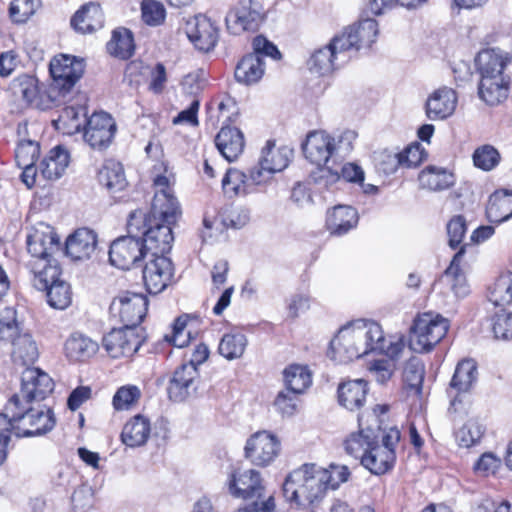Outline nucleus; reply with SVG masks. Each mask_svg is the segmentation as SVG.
<instances>
[{
  "label": "nucleus",
  "instance_id": "obj_64",
  "mask_svg": "<svg viewBox=\"0 0 512 512\" xmlns=\"http://www.w3.org/2000/svg\"><path fill=\"white\" fill-rule=\"evenodd\" d=\"M492 330L495 338L500 340L512 339V313L502 310L492 319Z\"/></svg>",
  "mask_w": 512,
  "mask_h": 512
},
{
  "label": "nucleus",
  "instance_id": "obj_54",
  "mask_svg": "<svg viewBox=\"0 0 512 512\" xmlns=\"http://www.w3.org/2000/svg\"><path fill=\"white\" fill-rule=\"evenodd\" d=\"M323 484L326 486V492L336 490L341 484L346 483L350 476L351 471L348 466L342 464L331 463L327 468L320 466V472Z\"/></svg>",
  "mask_w": 512,
  "mask_h": 512
},
{
  "label": "nucleus",
  "instance_id": "obj_53",
  "mask_svg": "<svg viewBox=\"0 0 512 512\" xmlns=\"http://www.w3.org/2000/svg\"><path fill=\"white\" fill-rule=\"evenodd\" d=\"M488 299L495 306H504L512 302V273L496 279L489 288Z\"/></svg>",
  "mask_w": 512,
  "mask_h": 512
},
{
  "label": "nucleus",
  "instance_id": "obj_45",
  "mask_svg": "<svg viewBox=\"0 0 512 512\" xmlns=\"http://www.w3.org/2000/svg\"><path fill=\"white\" fill-rule=\"evenodd\" d=\"M287 389L293 394L303 393L312 383V375L307 366L292 364L283 371Z\"/></svg>",
  "mask_w": 512,
  "mask_h": 512
},
{
  "label": "nucleus",
  "instance_id": "obj_15",
  "mask_svg": "<svg viewBox=\"0 0 512 512\" xmlns=\"http://www.w3.org/2000/svg\"><path fill=\"white\" fill-rule=\"evenodd\" d=\"M146 253L141 238L122 236L114 240L109 250L111 264L119 269L128 270L142 260Z\"/></svg>",
  "mask_w": 512,
  "mask_h": 512
},
{
  "label": "nucleus",
  "instance_id": "obj_18",
  "mask_svg": "<svg viewBox=\"0 0 512 512\" xmlns=\"http://www.w3.org/2000/svg\"><path fill=\"white\" fill-rule=\"evenodd\" d=\"M84 140L94 149L107 148L115 135L116 123L105 112L92 114L86 121Z\"/></svg>",
  "mask_w": 512,
  "mask_h": 512
},
{
  "label": "nucleus",
  "instance_id": "obj_9",
  "mask_svg": "<svg viewBox=\"0 0 512 512\" xmlns=\"http://www.w3.org/2000/svg\"><path fill=\"white\" fill-rule=\"evenodd\" d=\"M84 62L75 56L61 54L55 56L49 64L52 77V91L65 97L81 79L84 73Z\"/></svg>",
  "mask_w": 512,
  "mask_h": 512
},
{
  "label": "nucleus",
  "instance_id": "obj_30",
  "mask_svg": "<svg viewBox=\"0 0 512 512\" xmlns=\"http://www.w3.org/2000/svg\"><path fill=\"white\" fill-rule=\"evenodd\" d=\"M97 245L96 233L88 228H80L66 240V253L74 260L89 258Z\"/></svg>",
  "mask_w": 512,
  "mask_h": 512
},
{
  "label": "nucleus",
  "instance_id": "obj_10",
  "mask_svg": "<svg viewBox=\"0 0 512 512\" xmlns=\"http://www.w3.org/2000/svg\"><path fill=\"white\" fill-rule=\"evenodd\" d=\"M154 185L156 190L149 221L176 224L181 215V209L174 196L170 179L167 176H157Z\"/></svg>",
  "mask_w": 512,
  "mask_h": 512
},
{
  "label": "nucleus",
  "instance_id": "obj_57",
  "mask_svg": "<svg viewBox=\"0 0 512 512\" xmlns=\"http://www.w3.org/2000/svg\"><path fill=\"white\" fill-rule=\"evenodd\" d=\"M500 161V154L496 148L491 145H483L477 148L473 153L474 165L483 170L490 171L494 169Z\"/></svg>",
  "mask_w": 512,
  "mask_h": 512
},
{
  "label": "nucleus",
  "instance_id": "obj_6",
  "mask_svg": "<svg viewBox=\"0 0 512 512\" xmlns=\"http://www.w3.org/2000/svg\"><path fill=\"white\" fill-rule=\"evenodd\" d=\"M54 389L52 378L39 368H26L21 377V389L6 404L7 411H17L19 405L43 400Z\"/></svg>",
  "mask_w": 512,
  "mask_h": 512
},
{
  "label": "nucleus",
  "instance_id": "obj_33",
  "mask_svg": "<svg viewBox=\"0 0 512 512\" xmlns=\"http://www.w3.org/2000/svg\"><path fill=\"white\" fill-rule=\"evenodd\" d=\"M221 155L229 162L236 160L244 150L243 133L235 127H222L215 138Z\"/></svg>",
  "mask_w": 512,
  "mask_h": 512
},
{
  "label": "nucleus",
  "instance_id": "obj_62",
  "mask_svg": "<svg viewBox=\"0 0 512 512\" xmlns=\"http://www.w3.org/2000/svg\"><path fill=\"white\" fill-rule=\"evenodd\" d=\"M140 396L141 392L137 386H122L116 391L113 397V406L116 410H127L137 403Z\"/></svg>",
  "mask_w": 512,
  "mask_h": 512
},
{
  "label": "nucleus",
  "instance_id": "obj_44",
  "mask_svg": "<svg viewBox=\"0 0 512 512\" xmlns=\"http://www.w3.org/2000/svg\"><path fill=\"white\" fill-rule=\"evenodd\" d=\"M477 365L472 359H465L456 366L454 375L450 382V389L457 393H466L477 380Z\"/></svg>",
  "mask_w": 512,
  "mask_h": 512
},
{
  "label": "nucleus",
  "instance_id": "obj_14",
  "mask_svg": "<svg viewBox=\"0 0 512 512\" xmlns=\"http://www.w3.org/2000/svg\"><path fill=\"white\" fill-rule=\"evenodd\" d=\"M143 337L133 327L112 329L103 337L102 343L111 358L132 357L140 348Z\"/></svg>",
  "mask_w": 512,
  "mask_h": 512
},
{
  "label": "nucleus",
  "instance_id": "obj_52",
  "mask_svg": "<svg viewBox=\"0 0 512 512\" xmlns=\"http://www.w3.org/2000/svg\"><path fill=\"white\" fill-rule=\"evenodd\" d=\"M425 154L419 144L410 145L402 152L396 153V156L390 157L389 171H396L399 167L414 168L417 167L423 160Z\"/></svg>",
  "mask_w": 512,
  "mask_h": 512
},
{
  "label": "nucleus",
  "instance_id": "obj_20",
  "mask_svg": "<svg viewBox=\"0 0 512 512\" xmlns=\"http://www.w3.org/2000/svg\"><path fill=\"white\" fill-rule=\"evenodd\" d=\"M199 371L193 364H182L175 369L168 383V395L174 402H183L197 390Z\"/></svg>",
  "mask_w": 512,
  "mask_h": 512
},
{
  "label": "nucleus",
  "instance_id": "obj_21",
  "mask_svg": "<svg viewBox=\"0 0 512 512\" xmlns=\"http://www.w3.org/2000/svg\"><path fill=\"white\" fill-rule=\"evenodd\" d=\"M228 489L231 495L244 500L256 498V501H262L267 498L263 495L261 475L254 469L233 473L228 481Z\"/></svg>",
  "mask_w": 512,
  "mask_h": 512
},
{
  "label": "nucleus",
  "instance_id": "obj_61",
  "mask_svg": "<svg viewBox=\"0 0 512 512\" xmlns=\"http://www.w3.org/2000/svg\"><path fill=\"white\" fill-rule=\"evenodd\" d=\"M39 150V144L35 141H20L15 150V160L18 167H27L35 164Z\"/></svg>",
  "mask_w": 512,
  "mask_h": 512
},
{
  "label": "nucleus",
  "instance_id": "obj_55",
  "mask_svg": "<svg viewBox=\"0 0 512 512\" xmlns=\"http://www.w3.org/2000/svg\"><path fill=\"white\" fill-rule=\"evenodd\" d=\"M45 291H47V300L51 307L63 310L71 304V289L65 281L60 279Z\"/></svg>",
  "mask_w": 512,
  "mask_h": 512
},
{
  "label": "nucleus",
  "instance_id": "obj_22",
  "mask_svg": "<svg viewBox=\"0 0 512 512\" xmlns=\"http://www.w3.org/2000/svg\"><path fill=\"white\" fill-rule=\"evenodd\" d=\"M358 423L359 429L346 436L343 448L346 454L361 461L381 434L365 422L364 415L358 416Z\"/></svg>",
  "mask_w": 512,
  "mask_h": 512
},
{
  "label": "nucleus",
  "instance_id": "obj_43",
  "mask_svg": "<svg viewBox=\"0 0 512 512\" xmlns=\"http://www.w3.org/2000/svg\"><path fill=\"white\" fill-rule=\"evenodd\" d=\"M98 181L108 191L115 193L126 187V177L120 162L109 159L98 172Z\"/></svg>",
  "mask_w": 512,
  "mask_h": 512
},
{
  "label": "nucleus",
  "instance_id": "obj_46",
  "mask_svg": "<svg viewBox=\"0 0 512 512\" xmlns=\"http://www.w3.org/2000/svg\"><path fill=\"white\" fill-rule=\"evenodd\" d=\"M341 63L329 44L316 50L308 62L309 69L322 76L332 73Z\"/></svg>",
  "mask_w": 512,
  "mask_h": 512
},
{
  "label": "nucleus",
  "instance_id": "obj_47",
  "mask_svg": "<svg viewBox=\"0 0 512 512\" xmlns=\"http://www.w3.org/2000/svg\"><path fill=\"white\" fill-rule=\"evenodd\" d=\"M348 30L355 44H357L356 50H360L362 48H369L376 41L378 24L374 19L368 18L349 26Z\"/></svg>",
  "mask_w": 512,
  "mask_h": 512
},
{
  "label": "nucleus",
  "instance_id": "obj_3",
  "mask_svg": "<svg viewBox=\"0 0 512 512\" xmlns=\"http://www.w3.org/2000/svg\"><path fill=\"white\" fill-rule=\"evenodd\" d=\"M320 466L305 463L291 471L283 483V493L287 501L298 507H306L320 502L326 495Z\"/></svg>",
  "mask_w": 512,
  "mask_h": 512
},
{
  "label": "nucleus",
  "instance_id": "obj_25",
  "mask_svg": "<svg viewBox=\"0 0 512 512\" xmlns=\"http://www.w3.org/2000/svg\"><path fill=\"white\" fill-rule=\"evenodd\" d=\"M33 275V286L40 291L48 289L60 280L61 268L54 258H35L28 264Z\"/></svg>",
  "mask_w": 512,
  "mask_h": 512
},
{
  "label": "nucleus",
  "instance_id": "obj_36",
  "mask_svg": "<svg viewBox=\"0 0 512 512\" xmlns=\"http://www.w3.org/2000/svg\"><path fill=\"white\" fill-rule=\"evenodd\" d=\"M486 216L491 223H503L512 218V191L498 190L488 200Z\"/></svg>",
  "mask_w": 512,
  "mask_h": 512
},
{
  "label": "nucleus",
  "instance_id": "obj_59",
  "mask_svg": "<svg viewBox=\"0 0 512 512\" xmlns=\"http://www.w3.org/2000/svg\"><path fill=\"white\" fill-rule=\"evenodd\" d=\"M14 94L27 103L34 101L38 95V85L35 77L24 74L17 77L13 83Z\"/></svg>",
  "mask_w": 512,
  "mask_h": 512
},
{
  "label": "nucleus",
  "instance_id": "obj_51",
  "mask_svg": "<svg viewBox=\"0 0 512 512\" xmlns=\"http://www.w3.org/2000/svg\"><path fill=\"white\" fill-rule=\"evenodd\" d=\"M247 338L242 333H227L220 340L218 351L227 360L240 358L246 349Z\"/></svg>",
  "mask_w": 512,
  "mask_h": 512
},
{
  "label": "nucleus",
  "instance_id": "obj_19",
  "mask_svg": "<svg viewBox=\"0 0 512 512\" xmlns=\"http://www.w3.org/2000/svg\"><path fill=\"white\" fill-rule=\"evenodd\" d=\"M174 275L172 261L164 256H153L143 269V281L150 294L162 292L171 282Z\"/></svg>",
  "mask_w": 512,
  "mask_h": 512
},
{
  "label": "nucleus",
  "instance_id": "obj_8",
  "mask_svg": "<svg viewBox=\"0 0 512 512\" xmlns=\"http://www.w3.org/2000/svg\"><path fill=\"white\" fill-rule=\"evenodd\" d=\"M12 417L18 419L15 426V435L18 437L40 436L51 431L55 426V417L50 408L45 406L38 409L30 404L19 405L17 411H7Z\"/></svg>",
  "mask_w": 512,
  "mask_h": 512
},
{
  "label": "nucleus",
  "instance_id": "obj_38",
  "mask_svg": "<svg viewBox=\"0 0 512 512\" xmlns=\"http://www.w3.org/2000/svg\"><path fill=\"white\" fill-rule=\"evenodd\" d=\"M265 72V63L257 54L244 56L235 69V79L242 84L252 85L259 82Z\"/></svg>",
  "mask_w": 512,
  "mask_h": 512
},
{
  "label": "nucleus",
  "instance_id": "obj_24",
  "mask_svg": "<svg viewBox=\"0 0 512 512\" xmlns=\"http://www.w3.org/2000/svg\"><path fill=\"white\" fill-rule=\"evenodd\" d=\"M457 106V94L449 87L435 90L426 101V115L430 120H444L450 117Z\"/></svg>",
  "mask_w": 512,
  "mask_h": 512
},
{
  "label": "nucleus",
  "instance_id": "obj_42",
  "mask_svg": "<svg viewBox=\"0 0 512 512\" xmlns=\"http://www.w3.org/2000/svg\"><path fill=\"white\" fill-rule=\"evenodd\" d=\"M466 246L467 245H463L460 247L443 275V279L450 285L457 297H464L469 293L466 278L461 270V263Z\"/></svg>",
  "mask_w": 512,
  "mask_h": 512
},
{
  "label": "nucleus",
  "instance_id": "obj_49",
  "mask_svg": "<svg viewBox=\"0 0 512 512\" xmlns=\"http://www.w3.org/2000/svg\"><path fill=\"white\" fill-rule=\"evenodd\" d=\"M110 55L120 59H128L134 52L132 33L125 28L114 30L111 40L107 43Z\"/></svg>",
  "mask_w": 512,
  "mask_h": 512
},
{
  "label": "nucleus",
  "instance_id": "obj_63",
  "mask_svg": "<svg viewBox=\"0 0 512 512\" xmlns=\"http://www.w3.org/2000/svg\"><path fill=\"white\" fill-rule=\"evenodd\" d=\"M352 38L353 37L347 28L340 35L335 36L329 43V46L342 63L347 60L348 52L357 51V44H355L354 39Z\"/></svg>",
  "mask_w": 512,
  "mask_h": 512
},
{
  "label": "nucleus",
  "instance_id": "obj_26",
  "mask_svg": "<svg viewBox=\"0 0 512 512\" xmlns=\"http://www.w3.org/2000/svg\"><path fill=\"white\" fill-rule=\"evenodd\" d=\"M510 76L481 75L478 94L488 105H498L508 98Z\"/></svg>",
  "mask_w": 512,
  "mask_h": 512
},
{
  "label": "nucleus",
  "instance_id": "obj_40",
  "mask_svg": "<svg viewBox=\"0 0 512 512\" xmlns=\"http://www.w3.org/2000/svg\"><path fill=\"white\" fill-rule=\"evenodd\" d=\"M64 349L70 360L84 361L98 352L99 345L83 334L74 333L66 340Z\"/></svg>",
  "mask_w": 512,
  "mask_h": 512
},
{
  "label": "nucleus",
  "instance_id": "obj_4",
  "mask_svg": "<svg viewBox=\"0 0 512 512\" xmlns=\"http://www.w3.org/2000/svg\"><path fill=\"white\" fill-rule=\"evenodd\" d=\"M449 321L439 314L422 313L415 317L409 329V347L417 353H427L445 337Z\"/></svg>",
  "mask_w": 512,
  "mask_h": 512
},
{
  "label": "nucleus",
  "instance_id": "obj_23",
  "mask_svg": "<svg viewBox=\"0 0 512 512\" xmlns=\"http://www.w3.org/2000/svg\"><path fill=\"white\" fill-rule=\"evenodd\" d=\"M174 224L149 221V227L143 232L141 238L146 251L152 256H160L169 252L174 241L172 226Z\"/></svg>",
  "mask_w": 512,
  "mask_h": 512
},
{
  "label": "nucleus",
  "instance_id": "obj_48",
  "mask_svg": "<svg viewBox=\"0 0 512 512\" xmlns=\"http://www.w3.org/2000/svg\"><path fill=\"white\" fill-rule=\"evenodd\" d=\"M86 121V111L84 107L67 106L61 111L55 124L58 129H62L65 133L73 134L79 132Z\"/></svg>",
  "mask_w": 512,
  "mask_h": 512
},
{
  "label": "nucleus",
  "instance_id": "obj_1",
  "mask_svg": "<svg viewBox=\"0 0 512 512\" xmlns=\"http://www.w3.org/2000/svg\"><path fill=\"white\" fill-rule=\"evenodd\" d=\"M382 327L367 320H357L342 327L330 342V356L339 363H346L383 347Z\"/></svg>",
  "mask_w": 512,
  "mask_h": 512
},
{
  "label": "nucleus",
  "instance_id": "obj_28",
  "mask_svg": "<svg viewBox=\"0 0 512 512\" xmlns=\"http://www.w3.org/2000/svg\"><path fill=\"white\" fill-rule=\"evenodd\" d=\"M511 59L510 53L500 48H491L481 51L476 61L480 75L509 76L505 69Z\"/></svg>",
  "mask_w": 512,
  "mask_h": 512
},
{
  "label": "nucleus",
  "instance_id": "obj_58",
  "mask_svg": "<svg viewBox=\"0 0 512 512\" xmlns=\"http://www.w3.org/2000/svg\"><path fill=\"white\" fill-rule=\"evenodd\" d=\"M39 0H13L9 7V15L15 23H25L39 7Z\"/></svg>",
  "mask_w": 512,
  "mask_h": 512
},
{
  "label": "nucleus",
  "instance_id": "obj_32",
  "mask_svg": "<svg viewBox=\"0 0 512 512\" xmlns=\"http://www.w3.org/2000/svg\"><path fill=\"white\" fill-rule=\"evenodd\" d=\"M72 27L80 33H92L104 25V14L98 3L89 2L81 6L71 19Z\"/></svg>",
  "mask_w": 512,
  "mask_h": 512
},
{
  "label": "nucleus",
  "instance_id": "obj_27",
  "mask_svg": "<svg viewBox=\"0 0 512 512\" xmlns=\"http://www.w3.org/2000/svg\"><path fill=\"white\" fill-rule=\"evenodd\" d=\"M368 392V383L364 379L343 381L337 389L339 404L349 411L360 409Z\"/></svg>",
  "mask_w": 512,
  "mask_h": 512
},
{
  "label": "nucleus",
  "instance_id": "obj_37",
  "mask_svg": "<svg viewBox=\"0 0 512 512\" xmlns=\"http://www.w3.org/2000/svg\"><path fill=\"white\" fill-rule=\"evenodd\" d=\"M70 163V155L61 146L54 147L41 161L39 170L41 175L48 180L59 179Z\"/></svg>",
  "mask_w": 512,
  "mask_h": 512
},
{
  "label": "nucleus",
  "instance_id": "obj_7",
  "mask_svg": "<svg viewBox=\"0 0 512 512\" xmlns=\"http://www.w3.org/2000/svg\"><path fill=\"white\" fill-rule=\"evenodd\" d=\"M273 173L260 161L248 169L247 173L237 169H229L222 179V188L228 196H246L257 191L258 186L268 184Z\"/></svg>",
  "mask_w": 512,
  "mask_h": 512
},
{
  "label": "nucleus",
  "instance_id": "obj_31",
  "mask_svg": "<svg viewBox=\"0 0 512 512\" xmlns=\"http://www.w3.org/2000/svg\"><path fill=\"white\" fill-rule=\"evenodd\" d=\"M358 223L357 211L347 205H337L327 212L326 227L330 234L342 236Z\"/></svg>",
  "mask_w": 512,
  "mask_h": 512
},
{
  "label": "nucleus",
  "instance_id": "obj_39",
  "mask_svg": "<svg viewBox=\"0 0 512 512\" xmlns=\"http://www.w3.org/2000/svg\"><path fill=\"white\" fill-rule=\"evenodd\" d=\"M291 150L287 147H277L275 142L268 140L261 149L258 161L275 174L283 171L289 164Z\"/></svg>",
  "mask_w": 512,
  "mask_h": 512
},
{
  "label": "nucleus",
  "instance_id": "obj_41",
  "mask_svg": "<svg viewBox=\"0 0 512 512\" xmlns=\"http://www.w3.org/2000/svg\"><path fill=\"white\" fill-rule=\"evenodd\" d=\"M420 188L429 191H441L454 184L453 174L443 167L427 166L419 176Z\"/></svg>",
  "mask_w": 512,
  "mask_h": 512
},
{
  "label": "nucleus",
  "instance_id": "obj_29",
  "mask_svg": "<svg viewBox=\"0 0 512 512\" xmlns=\"http://www.w3.org/2000/svg\"><path fill=\"white\" fill-rule=\"evenodd\" d=\"M151 434L150 420L141 415H135L130 418L123 426L121 431V441L130 448L144 446Z\"/></svg>",
  "mask_w": 512,
  "mask_h": 512
},
{
  "label": "nucleus",
  "instance_id": "obj_12",
  "mask_svg": "<svg viewBox=\"0 0 512 512\" xmlns=\"http://www.w3.org/2000/svg\"><path fill=\"white\" fill-rule=\"evenodd\" d=\"M148 307L147 298L139 293L122 292L116 296L111 305L110 311L118 315L124 327H136L142 322Z\"/></svg>",
  "mask_w": 512,
  "mask_h": 512
},
{
  "label": "nucleus",
  "instance_id": "obj_2",
  "mask_svg": "<svg viewBox=\"0 0 512 512\" xmlns=\"http://www.w3.org/2000/svg\"><path fill=\"white\" fill-rule=\"evenodd\" d=\"M355 139L356 133L351 130H346L338 136H333L324 130L311 131L302 144L303 155L317 167L341 164L353 149Z\"/></svg>",
  "mask_w": 512,
  "mask_h": 512
},
{
  "label": "nucleus",
  "instance_id": "obj_13",
  "mask_svg": "<svg viewBox=\"0 0 512 512\" xmlns=\"http://www.w3.org/2000/svg\"><path fill=\"white\" fill-rule=\"evenodd\" d=\"M260 5L253 0H239L226 15V27L234 35L245 31H256L263 22Z\"/></svg>",
  "mask_w": 512,
  "mask_h": 512
},
{
  "label": "nucleus",
  "instance_id": "obj_56",
  "mask_svg": "<svg viewBox=\"0 0 512 512\" xmlns=\"http://www.w3.org/2000/svg\"><path fill=\"white\" fill-rule=\"evenodd\" d=\"M21 332L16 311L10 307L0 311V340L11 342Z\"/></svg>",
  "mask_w": 512,
  "mask_h": 512
},
{
  "label": "nucleus",
  "instance_id": "obj_17",
  "mask_svg": "<svg viewBox=\"0 0 512 512\" xmlns=\"http://www.w3.org/2000/svg\"><path fill=\"white\" fill-rule=\"evenodd\" d=\"M26 243L32 259L50 258L59 248V238L54 228L44 222L28 228Z\"/></svg>",
  "mask_w": 512,
  "mask_h": 512
},
{
  "label": "nucleus",
  "instance_id": "obj_11",
  "mask_svg": "<svg viewBox=\"0 0 512 512\" xmlns=\"http://www.w3.org/2000/svg\"><path fill=\"white\" fill-rule=\"evenodd\" d=\"M280 450L279 438L267 430H262L255 432L247 439L244 455L252 464L266 467L278 457Z\"/></svg>",
  "mask_w": 512,
  "mask_h": 512
},
{
  "label": "nucleus",
  "instance_id": "obj_16",
  "mask_svg": "<svg viewBox=\"0 0 512 512\" xmlns=\"http://www.w3.org/2000/svg\"><path fill=\"white\" fill-rule=\"evenodd\" d=\"M185 33L195 48L205 53L213 50L219 39L216 24L202 14L196 15L186 22Z\"/></svg>",
  "mask_w": 512,
  "mask_h": 512
},
{
  "label": "nucleus",
  "instance_id": "obj_60",
  "mask_svg": "<svg viewBox=\"0 0 512 512\" xmlns=\"http://www.w3.org/2000/svg\"><path fill=\"white\" fill-rule=\"evenodd\" d=\"M141 12L143 21L150 26L162 24L166 17L164 5L156 0H143Z\"/></svg>",
  "mask_w": 512,
  "mask_h": 512
},
{
  "label": "nucleus",
  "instance_id": "obj_50",
  "mask_svg": "<svg viewBox=\"0 0 512 512\" xmlns=\"http://www.w3.org/2000/svg\"><path fill=\"white\" fill-rule=\"evenodd\" d=\"M425 366L418 357H411L403 369V381L407 389L419 395L422 391Z\"/></svg>",
  "mask_w": 512,
  "mask_h": 512
},
{
  "label": "nucleus",
  "instance_id": "obj_34",
  "mask_svg": "<svg viewBox=\"0 0 512 512\" xmlns=\"http://www.w3.org/2000/svg\"><path fill=\"white\" fill-rule=\"evenodd\" d=\"M486 433V425L477 416L468 417L454 431L455 442L460 448L470 449L479 445Z\"/></svg>",
  "mask_w": 512,
  "mask_h": 512
},
{
  "label": "nucleus",
  "instance_id": "obj_35",
  "mask_svg": "<svg viewBox=\"0 0 512 512\" xmlns=\"http://www.w3.org/2000/svg\"><path fill=\"white\" fill-rule=\"evenodd\" d=\"M11 357L15 364L30 365L39 357V348L33 335L28 331H22L11 341Z\"/></svg>",
  "mask_w": 512,
  "mask_h": 512
},
{
  "label": "nucleus",
  "instance_id": "obj_5",
  "mask_svg": "<svg viewBox=\"0 0 512 512\" xmlns=\"http://www.w3.org/2000/svg\"><path fill=\"white\" fill-rule=\"evenodd\" d=\"M379 439L375 441L360 464L375 475H383L390 471L396 462V447L400 442L401 433L397 427L384 430Z\"/></svg>",
  "mask_w": 512,
  "mask_h": 512
}]
</instances>
